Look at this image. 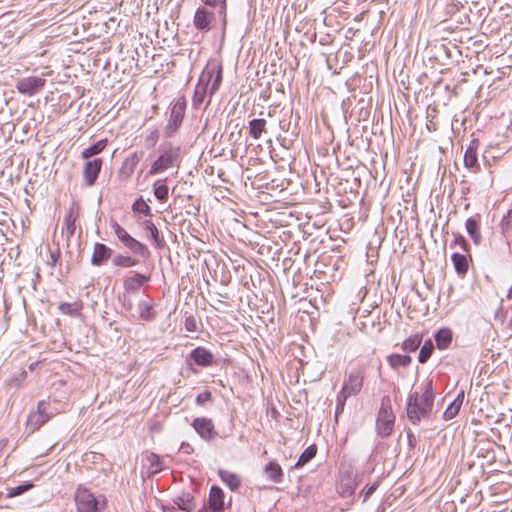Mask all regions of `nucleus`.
<instances>
[{
	"label": "nucleus",
	"mask_w": 512,
	"mask_h": 512,
	"mask_svg": "<svg viewBox=\"0 0 512 512\" xmlns=\"http://www.w3.org/2000/svg\"><path fill=\"white\" fill-rule=\"evenodd\" d=\"M435 394L432 385L428 384L423 393H414L409 397L407 404V417L413 424H418L427 418L433 409Z\"/></svg>",
	"instance_id": "nucleus-1"
},
{
	"label": "nucleus",
	"mask_w": 512,
	"mask_h": 512,
	"mask_svg": "<svg viewBox=\"0 0 512 512\" xmlns=\"http://www.w3.org/2000/svg\"><path fill=\"white\" fill-rule=\"evenodd\" d=\"M222 71V65H208L202 72L193 95L195 105H200L207 93L210 96L216 93L222 83Z\"/></svg>",
	"instance_id": "nucleus-2"
},
{
	"label": "nucleus",
	"mask_w": 512,
	"mask_h": 512,
	"mask_svg": "<svg viewBox=\"0 0 512 512\" xmlns=\"http://www.w3.org/2000/svg\"><path fill=\"white\" fill-rule=\"evenodd\" d=\"M365 379V370L363 367H355L345 372L342 388L337 396L338 407L343 406L348 398L360 393L363 388Z\"/></svg>",
	"instance_id": "nucleus-3"
},
{
	"label": "nucleus",
	"mask_w": 512,
	"mask_h": 512,
	"mask_svg": "<svg viewBox=\"0 0 512 512\" xmlns=\"http://www.w3.org/2000/svg\"><path fill=\"white\" fill-rule=\"evenodd\" d=\"M74 502L77 512H102L107 504L104 496L97 497L82 485L76 488Z\"/></svg>",
	"instance_id": "nucleus-4"
},
{
	"label": "nucleus",
	"mask_w": 512,
	"mask_h": 512,
	"mask_svg": "<svg viewBox=\"0 0 512 512\" xmlns=\"http://www.w3.org/2000/svg\"><path fill=\"white\" fill-rule=\"evenodd\" d=\"M178 158V153L169 148L164 150L159 157L151 164L148 175L153 176L173 167L174 163Z\"/></svg>",
	"instance_id": "nucleus-5"
},
{
	"label": "nucleus",
	"mask_w": 512,
	"mask_h": 512,
	"mask_svg": "<svg viewBox=\"0 0 512 512\" xmlns=\"http://www.w3.org/2000/svg\"><path fill=\"white\" fill-rule=\"evenodd\" d=\"M395 415L391 406L383 405L379 411L377 419V430L382 436H389L393 432Z\"/></svg>",
	"instance_id": "nucleus-6"
},
{
	"label": "nucleus",
	"mask_w": 512,
	"mask_h": 512,
	"mask_svg": "<svg viewBox=\"0 0 512 512\" xmlns=\"http://www.w3.org/2000/svg\"><path fill=\"white\" fill-rule=\"evenodd\" d=\"M192 427L206 441H210L218 435L212 419L207 417H196L192 422Z\"/></svg>",
	"instance_id": "nucleus-7"
},
{
	"label": "nucleus",
	"mask_w": 512,
	"mask_h": 512,
	"mask_svg": "<svg viewBox=\"0 0 512 512\" xmlns=\"http://www.w3.org/2000/svg\"><path fill=\"white\" fill-rule=\"evenodd\" d=\"M45 82L44 78L30 76L20 79L16 84V88L19 93L31 96L39 92L44 87Z\"/></svg>",
	"instance_id": "nucleus-8"
},
{
	"label": "nucleus",
	"mask_w": 512,
	"mask_h": 512,
	"mask_svg": "<svg viewBox=\"0 0 512 512\" xmlns=\"http://www.w3.org/2000/svg\"><path fill=\"white\" fill-rule=\"evenodd\" d=\"M103 166L102 158L88 160L83 166V178L87 186L91 187L96 183L99 173Z\"/></svg>",
	"instance_id": "nucleus-9"
},
{
	"label": "nucleus",
	"mask_w": 512,
	"mask_h": 512,
	"mask_svg": "<svg viewBox=\"0 0 512 512\" xmlns=\"http://www.w3.org/2000/svg\"><path fill=\"white\" fill-rule=\"evenodd\" d=\"M141 156H142L141 153L133 152L132 154H130L129 156H127L124 159V161L122 162V165L118 171V176L122 180H127L133 175L137 165L139 164V162L141 160Z\"/></svg>",
	"instance_id": "nucleus-10"
},
{
	"label": "nucleus",
	"mask_w": 512,
	"mask_h": 512,
	"mask_svg": "<svg viewBox=\"0 0 512 512\" xmlns=\"http://www.w3.org/2000/svg\"><path fill=\"white\" fill-rule=\"evenodd\" d=\"M80 207L77 203H72L64 217L63 232L67 238H71L75 234L76 221L79 218Z\"/></svg>",
	"instance_id": "nucleus-11"
},
{
	"label": "nucleus",
	"mask_w": 512,
	"mask_h": 512,
	"mask_svg": "<svg viewBox=\"0 0 512 512\" xmlns=\"http://www.w3.org/2000/svg\"><path fill=\"white\" fill-rule=\"evenodd\" d=\"M49 403L46 400H42L38 403L37 411L29 415L28 423L34 428H39L46 423L50 416L47 413V407Z\"/></svg>",
	"instance_id": "nucleus-12"
},
{
	"label": "nucleus",
	"mask_w": 512,
	"mask_h": 512,
	"mask_svg": "<svg viewBox=\"0 0 512 512\" xmlns=\"http://www.w3.org/2000/svg\"><path fill=\"white\" fill-rule=\"evenodd\" d=\"M112 256V250L103 243H95L91 257L94 266L103 265Z\"/></svg>",
	"instance_id": "nucleus-13"
},
{
	"label": "nucleus",
	"mask_w": 512,
	"mask_h": 512,
	"mask_svg": "<svg viewBox=\"0 0 512 512\" xmlns=\"http://www.w3.org/2000/svg\"><path fill=\"white\" fill-rule=\"evenodd\" d=\"M214 20V14L205 8H198L195 12L193 23L198 30H208Z\"/></svg>",
	"instance_id": "nucleus-14"
},
{
	"label": "nucleus",
	"mask_w": 512,
	"mask_h": 512,
	"mask_svg": "<svg viewBox=\"0 0 512 512\" xmlns=\"http://www.w3.org/2000/svg\"><path fill=\"white\" fill-rule=\"evenodd\" d=\"M190 357L194 362L202 367H207L213 363V354L203 347H197L191 351Z\"/></svg>",
	"instance_id": "nucleus-15"
},
{
	"label": "nucleus",
	"mask_w": 512,
	"mask_h": 512,
	"mask_svg": "<svg viewBox=\"0 0 512 512\" xmlns=\"http://www.w3.org/2000/svg\"><path fill=\"white\" fill-rule=\"evenodd\" d=\"M218 476L223 481V483L232 491H237L241 487V477L236 473L220 469L218 470Z\"/></svg>",
	"instance_id": "nucleus-16"
},
{
	"label": "nucleus",
	"mask_w": 512,
	"mask_h": 512,
	"mask_svg": "<svg viewBox=\"0 0 512 512\" xmlns=\"http://www.w3.org/2000/svg\"><path fill=\"white\" fill-rule=\"evenodd\" d=\"M149 277L140 273H135L131 276H128L124 279V289L127 292H135L138 291L143 284L148 281Z\"/></svg>",
	"instance_id": "nucleus-17"
},
{
	"label": "nucleus",
	"mask_w": 512,
	"mask_h": 512,
	"mask_svg": "<svg viewBox=\"0 0 512 512\" xmlns=\"http://www.w3.org/2000/svg\"><path fill=\"white\" fill-rule=\"evenodd\" d=\"M469 259L470 256L467 254L453 253L451 260L455 271L459 275H465L469 270Z\"/></svg>",
	"instance_id": "nucleus-18"
},
{
	"label": "nucleus",
	"mask_w": 512,
	"mask_h": 512,
	"mask_svg": "<svg viewBox=\"0 0 512 512\" xmlns=\"http://www.w3.org/2000/svg\"><path fill=\"white\" fill-rule=\"evenodd\" d=\"M465 227H466L467 233L472 238L473 242L475 244H479L481 241L479 216L468 218L466 220Z\"/></svg>",
	"instance_id": "nucleus-19"
},
{
	"label": "nucleus",
	"mask_w": 512,
	"mask_h": 512,
	"mask_svg": "<svg viewBox=\"0 0 512 512\" xmlns=\"http://www.w3.org/2000/svg\"><path fill=\"white\" fill-rule=\"evenodd\" d=\"M264 472L274 483H281L283 481V470L281 466L275 461L268 462L264 467Z\"/></svg>",
	"instance_id": "nucleus-20"
},
{
	"label": "nucleus",
	"mask_w": 512,
	"mask_h": 512,
	"mask_svg": "<svg viewBox=\"0 0 512 512\" xmlns=\"http://www.w3.org/2000/svg\"><path fill=\"white\" fill-rule=\"evenodd\" d=\"M267 121L263 118H256L249 121V132L253 139L258 140L262 134L267 132Z\"/></svg>",
	"instance_id": "nucleus-21"
},
{
	"label": "nucleus",
	"mask_w": 512,
	"mask_h": 512,
	"mask_svg": "<svg viewBox=\"0 0 512 512\" xmlns=\"http://www.w3.org/2000/svg\"><path fill=\"white\" fill-rule=\"evenodd\" d=\"M186 110V102L184 99H178L172 107L170 122L176 127L179 126L183 120Z\"/></svg>",
	"instance_id": "nucleus-22"
},
{
	"label": "nucleus",
	"mask_w": 512,
	"mask_h": 512,
	"mask_svg": "<svg viewBox=\"0 0 512 512\" xmlns=\"http://www.w3.org/2000/svg\"><path fill=\"white\" fill-rule=\"evenodd\" d=\"M464 401V392H460L454 401L446 408L443 417L445 420H451L458 415Z\"/></svg>",
	"instance_id": "nucleus-23"
},
{
	"label": "nucleus",
	"mask_w": 512,
	"mask_h": 512,
	"mask_svg": "<svg viewBox=\"0 0 512 512\" xmlns=\"http://www.w3.org/2000/svg\"><path fill=\"white\" fill-rule=\"evenodd\" d=\"M107 145H108V140L101 139L98 142H96L95 144L89 146L88 148H85L81 152V158L84 160H88L92 156L97 155V154L101 153L102 151H104L105 148L107 147Z\"/></svg>",
	"instance_id": "nucleus-24"
},
{
	"label": "nucleus",
	"mask_w": 512,
	"mask_h": 512,
	"mask_svg": "<svg viewBox=\"0 0 512 512\" xmlns=\"http://www.w3.org/2000/svg\"><path fill=\"white\" fill-rule=\"evenodd\" d=\"M436 345L439 349H447L452 342V332L450 329H440L435 335Z\"/></svg>",
	"instance_id": "nucleus-25"
},
{
	"label": "nucleus",
	"mask_w": 512,
	"mask_h": 512,
	"mask_svg": "<svg viewBox=\"0 0 512 512\" xmlns=\"http://www.w3.org/2000/svg\"><path fill=\"white\" fill-rule=\"evenodd\" d=\"M422 338H423V336L420 333H416V334L409 336L402 342V344H401L402 350H404L406 352L416 351L419 348V346L421 345Z\"/></svg>",
	"instance_id": "nucleus-26"
},
{
	"label": "nucleus",
	"mask_w": 512,
	"mask_h": 512,
	"mask_svg": "<svg viewBox=\"0 0 512 512\" xmlns=\"http://www.w3.org/2000/svg\"><path fill=\"white\" fill-rule=\"evenodd\" d=\"M464 164L467 168H478L477 146L474 141L465 151Z\"/></svg>",
	"instance_id": "nucleus-27"
},
{
	"label": "nucleus",
	"mask_w": 512,
	"mask_h": 512,
	"mask_svg": "<svg viewBox=\"0 0 512 512\" xmlns=\"http://www.w3.org/2000/svg\"><path fill=\"white\" fill-rule=\"evenodd\" d=\"M411 360L410 356L401 354H391L387 357V362L393 369L407 367L411 363Z\"/></svg>",
	"instance_id": "nucleus-28"
},
{
	"label": "nucleus",
	"mask_w": 512,
	"mask_h": 512,
	"mask_svg": "<svg viewBox=\"0 0 512 512\" xmlns=\"http://www.w3.org/2000/svg\"><path fill=\"white\" fill-rule=\"evenodd\" d=\"M139 317L143 321H152L155 318V311L152 302H140L139 305Z\"/></svg>",
	"instance_id": "nucleus-29"
},
{
	"label": "nucleus",
	"mask_w": 512,
	"mask_h": 512,
	"mask_svg": "<svg viewBox=\"0 0 512 512\" xmlns=\"http://www.w3.org/2000/svg\"><path fill=\"white\" fill-rule=\"evenodd\" d=\"M123 244L133 253L139 254L141 256L148 254L147 246L133 238L131 235L125 242H123Z\"/></svg>",
	"instance_id": "nucleus-30"
},
{
	"label": "nucleus",
	"mask_w": 512,
	"mask_h": 512,
	"mask_svg": "<svg viewBox=\"0 0 512 512\" xmlns=\"http://www.w3.org/2000/svg\"><path fill=\"white\" fill-rule=\"evenodd\" d=\"M317 454V447L316 445H310L307 447L302 454L300 455L295 467L299 468L307 464L310 460H312Z\"/></svg>",
	"instance_id": "nucleus-31"
},
{
	"label": "nucleus",
	"mask_w": 512,
	"mask_h": 512,
	"mask_svg": "<svg viewBox=\"0 0 512 512\" xmlns=\"http://www.w3.org/2000/svg\"><path fill=\"white\" fill-rule=\"evenodd\" d=\"M154 195L160 201H166L169 195V188L165 184V180H157L154 185Z\"/></svg>",
	"instance_id": "nucleus-32"
},
{
	"label": "nucleus",
	"mask_w": 512,
	"mask_h": 512,
	"mask_svg": "<svg viewBox=\"0 0 512 512\" xmlns=\"http://www.w3.org/2000/svg\"><path fill=\"white\" fill-rule=\"evenodd\" d=\"M137 263H138L137 260L132 258L131 256H125V255L119 254L113 258V264L115 266L122 267V268H130V267L137 265Z\"/></svg>",
	"instance_id": "nucleus-33"
},
{
	"label": "nucleus",
	"mask_w": 512,
	"mask_h": 512,
	"mask_svg": "<svg viewBox=\"0 0 512 512\" xmlns=\"http://www.w3.org/2000/svg\"><path fill=\"white\" fill-rule=\"evenodd\" d=\"M144 225H145L146 230L150 233V235H151L153 241L156 243V245L158 247H162L164 244V240H163V238L160 237L159 231H158L157 227L155 226V224L152 221L147 220V221H145Z\"/></svg>",
	"instance_id": "nucleus-34"
},
{
	"label": "nucleus",
	"mask_w": 512,
	"mask_h": 512,
	"mask_svg": "<svg viewBox=\"0 0 512 512\" xmlns=\"http://www.w3.org/2000/svg\"><path fill=\"white\" fill-rule=\"evenodd\" d=\"M58 309L61 313L72 316L79 314L82 309V305L77 303L72 304L63 302L59 304Z\"/></svg>",
	"instance_id": "nucleus-35"
},
{
	"label": "nucleus",
	"mask_w": 512,
	"mask_h": 512,
	"mask_svg": "<svg viewBox=\"0 0 512 512\" xmlns=\"http://www.w3.org/2000/svg\"><path fill=\"white\" fill-rule=\"evenodd\" d=\"M433 344L431 340H427L424 342L423 346L420 349L418 360L420 363H425L431 357L433 352Z\"/></svg>",
	"instance_id": "nucleus-36"
},
{
	"label": "nucleus",
	"mask_w": 512,
	"mask_h": 512,
	"mask_svg": "<svg viewBox=\"0 0 512 512\" xmlns=\"http://www.w3.org/2000/svg\"><path fill=\"white\" fill-rule=\"evenodd\" d=\"M32 487H33V484L30 482H26V483L16 486V487H11L8 489L7 496L9 498L19 496L22 493L30 490Z\"/></svg>",
	"instance_id": "nucleus-37"
},
{
	"label": "nucleus",
	"mask_w": 512,
	"mask_h": 512,
	"mask_svg": "<svg viewBox=\"0 0 512 512\" xmlns=\"http://www.w3.org/2000/svg\"><path fill=\"white\" fill-rule=\"evenodd\" d=\"M111 227L119 241L122 243L130 237V234L116 221L111 224Z\"/></svg>",
	"instance_id": "nucleus-38"
},
{
	"label": "nucleus",
	"mask_w": 512,
	"mask_h": 512,
	"mask_svg": "<svg viewBox=\"0 0 512 512\" xmlns=\"http://www.w3.org/2000/svg\"><path fill=\"white\" fill-rule=\"evenodd\" d=\"M132 208H133L134 211L139 212V213H143L145 215H150L151 214L150 206L143 199L136 200L134 202Z\"/></svg>",
	"instance_id": "nucleus-39"
},
{
	"label": "nucleus",
	"mask_w": 512,
	"mask_h": 512,
	"mask_svg": "<svg viewBox=\"0 0 512 512\" xmlns=\"http://www.w3.org/2000/svg\"><path fill=\"white\" fill-rule=\"evenodd\" d=\"M453 246H458L465 253H469L470 247L467 240L461 234H454Z\"/></svg>",
	"instance_id": "nucleus-40"
},
{
	"label": "nucleus",
	"mask_w": 512,
	"mask_h": 512,
	"mask_svg": "<svg viewBox=\"0 0 512 512\" xmlns=\"http://www.w3.org/2000/svg\"><path fill=\"white\" fill-rule=\"evenodd\" d=\"M212 400H213V397H212V393L210 391L201 392L196 397V403L199 406H203L206 403L212 402Z\"/></svg>",
	"instance_id": "nucleus-41"
},
{
	"label": "nucleus",
	"mask_w": 512,
	"mask_h": 512,
	"mask_svg": "<svg viewBox=\"0 0 512 512\" xmlns=\"http://www.w3.org/2000/svg\"><path fill=\"white\" fill-rule=\"evenodd\" d=\"M512 225V210H509L507 214L502 218L500 226L502 231L508 230Z\"/></svg>",
	"instance_id": "nucleus-42"
},
{
	"label": "nucleus",
	"mask_w": 512,
	"mask_h": 512,
	"mask_svg": "<svg viewBox=\"0 0 512 512\" xmlns=\"http://www.w3.org/2000/svg\"><path fill=\"white\" fill-rule=\"evenodd\" d=\"M185 329L189 332H195L197 330V323L193 316H189L185 319Z\"/></svg>",
	"instance_id": "nucleus-43"
},
{
	"label": "nucleus",
	"mask_w": 512,
	"mask_h": 512,
	"mask_svg": "<svg viewBox=\"0 0 512 512\" xmlns=\"http://www.w3.org/2000/svg\"><path fill=\"white\" fill-rule=\"evenodd\" d=\"M377 487H378V484L375 483L367 488V490L365 491V500H367L375 492Z\"/></svg>",
	"instance_id": "nucleus-44"
},
{
	"label": "nucleus",
	"mask_w": 512,
	"mask_h": 512,
	"mask_svg": "<svg viewBox=\"0 0 512 512\" xmlns=\"http://www.w3.org/2000/svg\"><path fill=\"white\" fill-rule=\"evenodd\" d=\"M201 1L205 5L210 6V7H216L218 5V3L220 2V0H201ZM225 1L226 0H222L224 6H225Z\"/></svg>",
	"instance_id": "nucleus-45"
},
{
	"label": "nucleus",
	"mask_w": 512,
	"mask_h": 512,
	"mask_svg": "<svg viewBox=\"0 0 512 512\" xmlns=\"http://www.w3.org/2000/svg\"><path fill=\"white\" fill-rule=\"evenodd\" d=\"M178 505L180 506L181 509H183L185 511H190L193 508V504L190 501L183 504V506H181L179 503H178Z\"/></svg>",
	"instance_id": "nucleus-46"
},
{
	"label": "nucleus",
	"mask_w": 512,
	"mask_h": 512,
	"mask_svg": "<svg viewBox=\"0 0 512 512\" xmlns=\"http://www.w3.org/2000/svg\"><path fill=\"white\" fill-rule=\"evenodd\" d=\"M157 139H158V134H157V132H153V133H152V141H153V142H156V141H157Z\"/></svg>",
	"instance_id": "nucleus-47"
},
{
	"label": "nucleus",
	"mask_w": 512,
	"mask_h": 512,
	"mask_svg": "<svg viewBox=\"0 0 512 512\" xmlns=\"http://www.w3.org/2000/svg\"><path fill=\"white\" fill-rule=\"evenodd\" d=\"M6 443H7V441L2 440V441L0 442V446H1V447H4V446H6Z\"/></svg>",
	"instance_id": "nucleus-48"
}]
</instances>
